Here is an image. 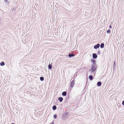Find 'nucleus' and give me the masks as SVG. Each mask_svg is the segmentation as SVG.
<instances>
[{"label": "nucleus", "mask_w": 124, "mask_h": 124, "mask_svg": "<svg viewBox=\"0 0 124 124\" xmlns=\"http://www.w3.org/2000/svg\"><path fill=\"white\" fill-rule=\"evenodd\" d=\"M96 69V67L95 64H93L92 66V70L93 71H94Z\"/></svg>", "instance_id": "f257e3e1"}, {"label": "nucleus", "mask_w": 124, "mask_h": 124, "mask_svg": "<svg viewBox=\"0 0 124 124\" xmlns=\"http://www.w3.org/2000/svg\"><path fill=\"white\" fill-rule=\"evenodd\" d=\"M89 79L90 80H93V76L91 75L89 76Z\"/></svg>", "instance_id": "39448f33"}, {"label": "nucleus", "mask_w": 124, "mask_h": 124, "mask_svg": "<svg viewBox=\"0 0 124 124\" xmlns=\"http://www.w3.org/2000/svg\"><path fill=\"white\" fill-rule=\"evenodd\" d=\"M109 28L110 29H111L112 28V26L111 25H110L109 26Z\"/></svg>", "instance_id": "a211bd4d"}, {"label": "nucleus", "mask_w": 124, "mask_h": 124, "mask_svg": "<svg viewBox=\"0 0 124 124\" xmlns=\"http://www.w3.org/2000/svg\"><path fill=\"white\" fill-rule=\"evenodd\" d=\"M100 46V45L99 44H98L96 45L95 46H94V48L95 49H96L99 47Z\"/></svg>", "instance_id": "7ed1b4c3"}, {"label": "nucleus", "mask_w": 124, "mask_h": 124, "mask_svg": "<svg viewBox=\"0 0 124 124\" xmlns=\"http://www.w3.org/2000/svg\"><path fill=\"white\" fill-rule=\"evenodd\" d=\"M54 123L53 122H52V123L51 124H54Z\"/></svg>", "instance_id": "6ab92c4d"}, {"label": "nucleus", "mask_w": 124, "mask_h": 124, "mask_svg": "<svg viewBox=\"0 0 124 124\" xmlns=\"http://www.w3.org/2000/svg\"><path fill=\"white\" fill-rule=\"evenodd\" d=\"M54 117L55 118H56L57 117V115H54Z\"/></svg>", "instance_id": "dca6fc26"}, {"label": "nucleus", "mask_w": 124, "mask_h": 124, "mask_svg": "<svg viewBox=\"0 0 124 124\" xmlns=\"http://www.w3.org/2000/svg\"><path fill=\"white\" fill-rule=\"evenodd\" d=\"M75 80H73L71 82L70 84V86L71 88H73L75 84Z\"/></svg>", "instance_id": "f03ea898"}, {"label": "nucleus", "mask_w": 124, "mask_h": 124, "mask_svg": "<svg viewBox=\"0 0 124 124\" xmlns=\"http://www.w3.org/2000/svg\"><path fill=\"white\" fill-rule=\"evenodd\" d=\"M101 82H98L97 83V85L98 86H100L101 85Z\"/></svg>", "instance_id": "6e6552de"}, {"label": "nucleus", "mask_w": 124, "mask_h": 124, "mask_svg": "<svg viewBox=\"0 0 124 124\" xmlns=\"http://www.w3.org/2000/svg\"><path fill=\"white\" fill-rule=\"evenodd\" d=\"M115 62H114V64H115Z\"/></svg>", "instance_id": "412c9836"}, {"label": "nucleus", "mask_w": 124, "mask_h": 124, "mask_svg": "<svg viewBox=\"0 0 124 124\" xmlns=\"http://www.w3.org/2000/svg\"><path fill=\"white\" fill-rule=\"evenodd\" d=\"M40 80L41 81H43L44 80V78L43 77H40Z\"/></svg>", "instance_id": "ddd939ff"}, {"label": "nucleus", "mask_w": 124, "mask_h": 124, "mask_svg": "<svg viewBox=\"0 0 124 124\" xmlns=\"http://www.w3.org/2000/svg\"><path fill=\"white\" fill-rule=\"evenodd\" d=\"M74 54H69V57H73L74 56Z\"/></svg>", "instance_id": "0eeeda50"}, {"label": "nucleus", "mask_w": 124, "mask_h": 124, "mask_svg": "<svg viewBox=\"0 0 124 124\" xmlns=\"http://www.w3.org/2000/svg\"><path fill=\"white\" fill-rule=\"evenodd\" d=\"M66 95V92H64L62 93V95L64 96H65Z\"/></svg>", "instance_id": "9d476101"}, {"label": "nucleus", "mask_w": 124, "mask_h": 124, "mask_svg": "<svg viewBox=\"0 0 124 124\" xmlns=\"http://www.w3.org/2000/svg\"><path fill=\"white\" fill-rule=\"evenodd\" d=\"M0 65L1 66H3L4 65H5L4 62H1L0 63Z\"/></svg>", "instance_id": "f8f14e48"}, {"label": "nucleus", "mask_w": 124, "mask_h": 124, "mask_svg": "<svg viewBox=\"0 0 124 124\" xmlns=\"http://www.w3.org/2000/svg\"><path fill=\"white\" fill-rule=\"evenodd\" d=\"M11 124H15L14 123H12Z\"/></svg>", "instance_id": "aec40b11"}, {"label": "nucleus", "mask_w": 124, "mask_h": 124, "mask_svg": "<svg viewBox=\"0 0 124 124\" xmlns=\"http://www.w3.org/2000/svg\"><path fill=\"white\" fill-rule=\"evenodd\" d=\"M93 58L94 59H95L97 57V55L95 54H93Z\"/></svg>", "instance_id": "20e7f679"}, {"label": "nucleus", "mask_w": 124, "mask_h": 124, "mask_svg": "<svg viewBox=\"0 0 124 124\" xmlns=\"http://www.w3.org/2000/svg\"><path fill=\"white\" fill-rule=\"evenodd\" d=\"M122 104L124 106V101H123L122 102Z\"/></svg>", "instance_id": "f3484780"}, {"label": "nucleus", "mask_w": 124, "mask_h": 124, "mask_svg": "<svg viewBox=\"0 0 124 124\" xmlns=\"http://www.w3.org/2000/svg\"><path fill=\"white\" fill-rule=\"evenodd\" d=\"M107 33H110V30H108L107 32Z\"/></svg>", "instance_id": "2eb2a0df"}, {"label": "nucleus", "mask_w": 124, "mask_h": 124, "mask_svg": "<svg viewBox=\"0 0 124 124\" xmlns=\"http://www.w3.org/2000/svg\"><path fill=\"white\" fill-rule=\"evenodd\" d=\"M48 68L49 69H50L52 68V65L50 64H49Z\"/></svg>", "instance_id": "4468645a"}, {"label": "nucleus", "mask_w": 124, "mask_h": 124, "mask_svg": "<svg viewBox=\"0 0 124 124\" xmlns=\"http://www.w3.org/2000/svg\"><path fill=\"white\" fill-rule=\"evenodd\" d=\"M58 100L60 102H62V100H63V98L61 97H59L58 98Z\"/></svg>", "instance_id": "423d86ee"}, {"label": "nucleus", "mask_w": 124, "mask_h": 124, "mask_svg": "<svg viewBox=\"0 0 124 124\" xmlns=\"http://www.w3.org/2000/svg\"><path fill=\"white\" fill-rule=\"evenodd\" d=\"M104 44L103 43H101V44L100 47L101 48H103L104 47Z\"/></svg>", "instance_id": "1a4fd4ad"}, {"label": "nucleus", "mask_w": 124, "mask_h": 124, "mask_svg": "<svg viewBox=\"0 0 124 124\" xmlns=\"http://www.w3.org/2000/svg\"><path fill=\"white\" fill-rule=\"evenodd\" d=\"M56 107L55 106H54L53 107V109L54 110H55L56 109Z\"/></svg>", "instance_id": "9b49d317"}]
</instances>
